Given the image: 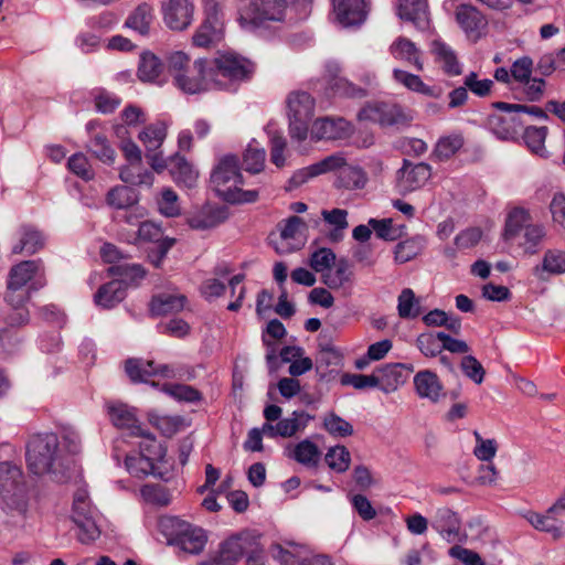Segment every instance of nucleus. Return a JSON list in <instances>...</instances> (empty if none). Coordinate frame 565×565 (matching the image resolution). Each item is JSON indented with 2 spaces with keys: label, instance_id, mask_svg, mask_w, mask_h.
Here are the masks:
<instances>
[{
  "label": "nucleus",
  "instance_id": "obj_1",
  "mask_svg": "<svg viewBox=\"0 0 565 565\" xmlns=\"http://www.w3.org/2000/svg\"><path fill=\"white\" fill-rule=\"evenodd\" d=\"M58 445V437L53 433L33 435L26 444L29 470L38 476L49 473L56 481H64L68 465L62 457Z\"/></svg>",
  "mask_w": 565,
  "mask_h": 565
},
{
  "label": "nucleus",
  "instance_id": "obj_2",
  "mask_svg": "<svg viewBox=\"0 0 565 565\" xmlns=\"http://www.w3.org/2000/svg\"><path fill=\"white\" fill-rule=\"evenodd\" d=\"M210 182L216 194L228 203H248L256 201V190H242L243 175L239 160L234 154L222 157L212 170Z\"/></svg>",
  "mask_w": 565,
  "mask_h": 565
},
{
  "label": "nucleus",
  "instance_id": "obj_3",
  "mask_svg": "<svg viewBox=\"0 0 565 565\" xmlns=\"http://www.w3.org/2000/svg\"><path fill=\"white\" fill-rule=\"evenodd\" d=\"M0 501L4 510L26 518L30 502L24 475L10 461L0 462Z\"/></svg>",
  "mask_w": 565,
  "mask_h": 565
},
{
  "label": "nucleus",
  "instance_id": "obj_4",
  "mask_svg": "<svg viewBox=\"0 0 565 565\" xmlns=\"http://www.w3.org/2000/svg\"><path fill=\"white\" fill-rule=\"evenodd\" d=\"M184 94H201L216 88H225L226 84L214 77V68L210 67L204 58H198L184 74H180L173 82Z\"/></svg>",
  "mask_w": 565,
  "mask_h": 565
},
{
  "label": "nucleus",
  "instance_id": "obj_5",
  "mask_svg": "<svg viewBox=\"0 0 565 565\" xmlns=\"http://www.w3.org/2000/svg\"><path fill=\"white\" fill-rule=\"evenodd\" d=\"M209 65L214 68V77L226 84L224 89L248 81L255 72L250 60L232 52L220 54Z\"/></svg>",
  "mask_w": 565,
  "mask_h": 565
},
{
  "label": "nucleus",
  "instance_id": "obj_6",
  "mask_svg": "<svg viewBox=\"0 0 565 565\" xmlns=\"http://www.w3.org/2000/svg\"><path fill=\"white\" fill-rule=\"evenodd\" d=\"M289 135L299 142L308 137L309 124L315 111V99L306 92H295L288 96Z\"/></svg>",
  "mask_w": 565,
  "mask_h": 565
},
{
  "label": "nucleus",
  "instance_id": "obj_7",
  "mask_svg": "<svg viewBox=\"0 0 565 565\" xmlns=\"http://www.w3.org/2000/svg\"><path fill=\"white\" fill-rule=\"evenodd\" d=\"M71 518L78 529L77 537L81 543L89 544L100 536L98 513L90 505L85 490L75 493Z\"/></svg>",
  "mask_w": 565,
  "mask_h": 565
},
{
  "label": "nucleus",
  "instance_id": "obj_8",
  "mask_svg": "<svg viewBox=\"0 0 565 565\" xmlns=\"http://www.w3.org/2000/svg\"><path fill=\"white\" fill-rule=\"evenodd\" d=\"M162 525L171 529L169 543L178 546L185 553L200 554L207 541L203 529L192 525L178 518L162 520Z\"/></svg>",
  "mask_w": 565,
  "mask_h": 565
},
{
  "label": "nucleus",
  "instance_id": "obj_9",
  "mask_svg": "<svg viewBox=\"0 0 565 565\" xmlns=\"http://www.w3.org/2000/svg\"><path fill=\"white\" fill-rule=\"evenodd\" d=\"M44 266L42 259L23 260L13 266L9 274L8 291L6 300L13 303L15 298L18 303H24L29 297L25 288L26 284L35 276H43Z\"/></svg>",
  "mask_w": 565,
  "mask_h": 565
},
{
  "label": "nucleus",
  "instance_id": "obj_10",
  "mask_svg": "<svg viewBox=\"0 0 565 565\" xmlns=\"http://www.w3.org/2000/svg\"><path fill=\"white\" fill-rule=\"evenodd\" d=\"M504 102H495L492 106L498 113L491 114L487 118L489 130L498 138L503 140L514 139L523 128V121L516 111V108H505L500 106Z\"/></svg>",
  "mask_w": 565,
  "mask_h": 565
},
{
  "label": "nucleus",
  "instance_id": "obj_11",
  "mask_svg": "<svg viewBox=\"0 0 565 565\" xmlns=\"http://www.w3.org/2000/svg\"><path fill=\"white\" fill-rule=\"evenodd\" d=\"M358 118L361 121H371L382 127L406 124L411 119L404 114L401 106L384 102L367 103L360 109Z\"/></svg>",
  "mask_w": 565,
  "mask_h": 565
},
{
  "label": "nucleus",
  "instance_id": "obj_12",
  "mask_svg": "<svg viewBox=\"0 0 565 565\" xmlns=\"http://www.w3.org/2000/svg\"><path fill=\"white\" fill-rule=\"evenodd\" d=\"M138 137L146 148V158L151 168L157 172L167 169V160L159 151L167 137L166 124L161 121L151 124L145 127Z\"/></svg>",
  "mask_w": 565,
  "mask_h": 565
},
{
  "label": "nucleus",
  "instance_id": "obj_13",
  "mask_svg": "<svg viewBox=\"0 0 565 565\" xmlns=\"http://www.w3.org/2000/svg\"><path fill=\"white\" fill-rule=\"evenodd\" d=\"M161 12L164 24L173 31L188 29L194 15L193 0H163Z\"/></svg>",
  "mask_w": 565,
  "mask_h": 565
},
{
  "label": "nucleus",
  "instance_id": "obj_14",
  "mask_svg": "<svg viewBox=\"0 0 565 565\" xmlns=\"http://www.w3.org/2000/svg\"><path fill=\"white\" fill-rule=\"evenodd\" d=\"M337 21L344 28L361 25L367 14L364 0H332Z\"/></svg>",
  "mask_w": 565,
  "mask_h": 565
},
{
  "label": "nucleus",
  "instance_id": "obj_15",
  "mask_svg": "<svg viewBox=\"0 0 565 565\" xmlns=\"http://www.w3.org/2000/svg\"><path fill=\"white\" fill-rule=\"evenodd\" d=\"M305 222L299 216H290L286 220L277 241H271L278 254H289L301 247V228Z\"/></svg>",
  "mask_w": 565,
  "mask_h": 565
},
{
  "label": "nucleus",
  "instance_id": "obj_16",
  "mask_svg": "<svg viewBox=\"0 0 565 565\" xmlns=\"http://www.w3.org/2000/svg\"><path fill=\"white\" fill-rule=\"evenodd\" d=\"M398 184L405 192H412L423 186L431 175L430 166L425 162L412 163L404 160L403 167L398 170Z\"/></svg>",
  "mask_w": 565,
  "mask_h": 565
},
{
  "label": "nucleus",
  "instance_id": "obj_17",
  "mask_svg": "<svg viewBox=\"0 0 565 565\" xmlns=\"http://www.w3.org/2000/svg\"><path fill=\"white\" fill-rule=\"evenodd\" d=\"M353 131L352 125L344 118H319L311 128V137L321 139H342L349 137Z\"/></svg>",
  "mask_w": 565,
  "mask_h": 565
},
{
  "label": "nucleus",
  "instance_id": "obj_18",
  "mask_svg": "<svg viewBox=\"0 0 565 565\" xmlns=\"http://www.w3.org/2000/svg\"><path fill=\"white\" fill-rule=\"evenodd\" d=\"M456 21L466 33L467 38L477 41L488 22L483 14L470 4H460L456 10Z\"/></svg>",
  "mask_w": 565,
  "mask_h": 565
},
{
  "label": "nucleus",
  "instance_id": "obj_19",
  "mask_svg": "<svg viewBox=\"0 0 565 565\" xmlns=\"http://www.w3.org/2000/svg\"><path fill=\"white\" fill-rule=\"evenodd\" d=\"M18 241L12 246L13 254L33 255L45 245V237L41 231L33 225L23 224L19 227Z\"/></svg>",
  "mask_w": 565,
  "mask_h": 565
},
{
  "label": "nucleus",
  "instance_id": "obj_20",
  "mask_svg": "<svg viewBox=\"0 0 565 565\" xmlns=\"http://www.w3.org/2000/svg\"><path fill=\"white\" fill-rule=\"evenodd\" d=\"M397 14L419 30H426L429 25L427 0H398Z\"/></svg>",
  "mask_w": 565,
  "mask_h": 565
},
{
  "label": "nucleus",
  "instance_id": "obj_21",
  "mask_svg": "<svg viewBox=\"0 0 565 565\" xmlns=\"http://www.w3.org/2000/svg\"><path fill=\"white\" fill-rule=\"evenodd\" d=\"M430 525L447 541H452L459 534L461 520L457 512L447 507H443L435 511Z\"/></svg>",
  "mask_w": 565,
  "mask_h": 565
},
{
  "label": "nucleus",
  "instance_id": "obj_22",
  "mask_svg": "<svg viewBox=\"0 0 565 565\" xmlns=\"http://www.w3.org/2000/svg\"><path fill=\"white\" fill-rule=\"evenodd\" d=\"M110 422L119 429H126L129 435L142 434V424L135 414V409L126 404L116 403L108 406Z\"/></svg>",
  "mask_w": 565,
  "mask_h": 565
},
{
  "label": "nucleus",
  "instance_id": "obj_23",
  "mask_svg": "<svg viewBox=\"0 0 565 565\" xmlns=\"http://www.w3.org/2000/svg\"><path fill=\"white\" fill-rule=\"evenodd\" d=\"M255 544L248 534H238L223 542L217 555L225 565H233Z\"/></svg>",
  "mask_w": 565,
  "mask_h": 565
},
{
  "label": "nucleus",
  "instance_id": "obj_24",
  "mask_svg": "<svg viewBox=\"0 0 565 565\" xmlns=\"http://www.w3.org/2000/svg\"><path fill=\"white\" fill-rule=\"evenodd\" d=\"M227 217L226 206L207 204L189 218V225L194 230H210L225 222Z\"/></svg>",
  "mask_w": 565,
  "mask_h": 565
},
{
  "label": "nucleus",
  "instance_id": "obj_25",
  "mask_svg": "<svg viewBox=\"0 0 565 565\" xmlns=\"http://www.w3.org/2000/svg\"><path fill=\"white\" fill-rule=\"evenodd\" d=\"M224 35L222 18L206 17L193 35V44L210 47L222 41Z\"/></svg>",
  "mask_w": 565,
  "mask_h": 565
},
{
  "label": "nucleus",
  "instance_id": "obj_26",
  "mask_svg": "<svg viewBox=\"0 0 565 565\" xmlns=\"http://www.w3.org/2000/svg\"><path fill=\"white\" fill-rule=\"evenodd\" d=\"M565 273V252L561 249H547L542 263L532 269L533 276L540 281L548 280L551 275Z\"/></svg>",
  "mask_w": 565,
  "mask_h": 565
},
{
  "label": "nucleus",
  "instance_id": "obj_27",
  "mask_svg": "<svg viewBox=\"0 0 565 565\" xmlns=\"http://www.w3.org/2000/svg\"><path fill=\"white\" fill-rule=\"evenodd\" d=\"M154 20L153 8L147 2L138 4L125 20L124 26L140 36H148Z\"/></svg>",
  "mask_w": 565,
  "mask_h": 565
},
{
  "label": "nucleus",
  "instance_id": "obj_28",
  "mask_svg": "<svg viewBox=\"0 0 565 565\" xmlns=\"http://www.w3.org/2000/svg\"><path fill=\"white\" fill-rule=\"evenodd\" d=\"M405 369L406 364L403 363L386 364L376 369V377L380 380L377 387L386 394L396 391L406 382Z\"/></svg>",
  "mask_w": 565,
  "mask_h": 565
},
{
  "label": "nucleus",
  "instance_id": "obj_29",
  "mask_svg": "<svg viewBox=\"0 0 565 565\" xmlns=\"http://www.w3.org/2000/svg\"><path fill=\"white\" fill-rule=\"evenodd\" d=\"M270 552L281 565H308L310 558V551L306 546L294 543H288L287 547L281 544H273Z\"/></svg>",
  "mask_w": 565,
  "mask_h": 565
},
{
  "label": "nucleus",
  "instance_id": "obj_30",
  "mask_svg": "<svg viewBox=\"0 0 565 565\" xmlns=\"http://www.w3.org/2000/svg\"><path fill=\"white\" fill-rule=\"evenodd\" d=\"M166 160L167 168L170 170V173L177 183L183 184L186 188H193L195 185L199 173L184 157L175 153Z\"/></svg>",
  "mask_w": 565,
  "mask_h": 565
},
{
  "label": "nucleus",
  "instance_id": "obj_31",
  "mask_svg": "<svg viewBox=\"0 0 565 565\" xmlns=\"http://www.w3.org/2000/svg\"><path fill=\"white\" fill-rule=\"evenodd\" d=\"M416 393L422 398H428L436 403L443 395V385L436 373L424 370L414 376Z\"/></svg>",
  "mask_w": 565,
  "mask_h": 565
},
{
  "label": "nucleus",
  "instance_id": "obj_32",
  "mask_svg": "<svg viewBox=\"0 0 565 565\" xmlns=\"http://www.w3.org/2000/svg\"><path fill=\"white\" fill-rule=\"evenodd\" d=\"M287 2L284 0H253V20L255 23L281 21Z\"/></svg>",
  "mask_w": 565,
  "mask_h": 565
},
{
  "label": "nucleus",
  "instance_id": "obj_33",
  "mask_svg": "<svg viewBox=\"0 0 565 565\" xmlns=\"http://www.w3.org/2000/svg\"><path fill=\"white\" fill-rule=\"evenodd\" d=\"M354 273L352 265L347 258H340L332 267L321 275L322 282L330 289H340L353 281Z\"/></svg>",
  "mask_w": 565,
  "mask_h": 565
},
{
  "label": "nucleus",
  "instance_id": "obj_34",
  "mask_svg": "<svg viewBox=\"0 0 565 565\" xmlns=\"http://www.w3.org/2000/svg\"><path fill=\"white\" fill-rule=\"evenodd\" d=\"M127 295L121 280H111L102 285L94 296L95 303L105 309H110L121 302Z\"/></svg>",
  "mask_w": 565,
  "mask_h": 565
},
{
  "label": "nucleus",
  "instance_id": "obj_35",
  "mask_svg": "<svg viewBox=\"0 0 565 565\" xmlns=\"http://www.w3.org/2000/svg\"><path fill=\"white\" fill-rule=\"evenodd\" d=\"M107 273L111 277H117L114 280H121L125 285V289L129 286H138L139 282L146 277V269L134 263L125 260L122 264H116L107 269Z\"/></svg>",
  "mask_w": 565,
  "mask_h": 565
},
{
  "label": "nucleus",
  "instance_id": "obj_36",
  "mask_svg": "<svg viewBox=\"0 0 565 565\" xmlns=\"http://www.w3.org/2000/svg\"><path fill=\"white\" fill-rule=\"evenodd\" d=\"M335 170L338 171L334 182L337 188L347 190L362 189L366 183V177L361 168L350 166L342 157V163Z\"/></svg>",
  "mask_w": 565,
  "mask_h": 565
},
{
  "label": "nucleus",
  "instance_id": "obj_37",
  "mask_svg": "<svg viewBox=\"0 0 565 565\" xmlns=\"http://www.w3.org/2000/svg\"><path fill=\"white\" fill-rule=\"evenodd\" d=\"M186 302V297L180 294L162 292L154 296L150 303L153 316H164L181 311Z\"/></svg>",
  "mask_w": 565,
  "mask_h": 565
},
{
  "label": "nucleus",
  "instance_id": "obj_38",
  "mask_svg": "<svg viewBox=\"0 0 565 565\" xmlns=\"http://www.w3.org/2000/svg\"><path fill=\"white\" fill-rule=\"evenodd\" d=\"M321 216L327 225L331 227L328 239L338 243L343 238L344 231L349 227L348 211L343 209L322 210Z\"/></svg>",
  "mask_w": 565,
  "mask_h": 565
},
{
  "label": "nucleus",
  "instance_id": "obj_39",
  "mask_svg": "<svg viewBox=\"0 0 565 565\" xmlns=\"http://www.w3.org/2000/svg\"><path fill=\"white\" fill-rule=\"evenodd\" d=\"M431 52L435 54L438 63L441 64L444 72L450 76H457L462 73V68L458 62L454 50L440 40L431 43Z\"/></svg>",
  "mask_w": 565,
  "mask_h": 565
},
{
  "label": "nucleus",
  "instance_id": "obj_40",
  "mask_svg": "<svg viewBox=\"0 0 565 565\" xmlns=\"http://www.w3.org/2000/svg\"><path fill=\"white\" fill-rule=\"evenodd\" d=\"M530 224H532V218L527 210L523 207L512 209L505 220L504 241H514Z\"/></svg>",
  "mask_w": 565,
  "mask_h": 565
},
{
  "label": "nucleus",
  "instance_id": "obj_41",
  "mask_svg": "<svg viewBox=\"0 0 565 565\" xmlns=\"http://www.w3.org/2000/svg\"><path fill=\"white\" fill-rule=\"evenodd\" d=\"M119 177L122 182L131 185L151 186L153 173L143 168L141 162H131L120 169Z\"/></svg>",
  "mask_w": 565,
  "mask_h": 565
},
{
  "label": "nucleus",
  "instance_id": "obj_42",
  "mask_svg": "<svg viewBox=\"0 0 565 565\" xmlns=\"http://www.w3.org/2000/svg\"><path fill=\"white\" fill-rule=\"evenodd\" d=\"M552 513L540 514L529 511L524 518L539 531L550 533L554 539H559L565 535L563 523L557 522L551 516Z\"/></svg>",
  "mask_w": 565,
  "mask_h": 565
},
{
  "label": "nucleus",
  "instance_id": "obj_43",
  "mask_svg": "<svg viewBox=\"0 0 565 565\" xmlns=\"http://www.w3.org/2000/svg\"><path fill=\"white\" fill-rule=\"evenodd\" d=\"M138 201V193L127 185H117L107 193V203L118 210L134 207Z\"/></svg>",
  "mask_w": 565,
  "mask_h": 565
},
{
  "label": "nucleus",
  "instance_id": "obj_44",
  "mask_svg": "<svg viewBox=\"0 0 565 565\" xmlns=\"http://www.w3.org/2000/svg\"><path fill=\"white\" fill-rule=\"evenodd\" d=\"M154 458L145 454L128 455L125 459L127 471L136 478H145L149 475H156Z\"/></svg>",
  "mask_w": 565,
  "mask_h": 565
},
{
  "label": "nucleus",
  "instance_id": "obj_45",
  "mask_svg": "<svg viewBox=\"0 0 565 565\" xmlns=\"http://www.w3.org/2000/svg\"><path fill=\"white\" fill-rule=\"evenodd\" d=\"M87 150L98 160L106 164H113L116 159V151L110 146L107 137L103 134H95L87 143Z\"/></svg>",
  "mask_w": 565,
  "mask_h": 565
},
{
  "label": "nucleus",
  "instance_id": "obj_46",
  "mask_svg": "<svg viewBox=\"0 0 565 565\" xmlns=\"http://www.w3.org/2000/svg\"><path fill=\"white\" fill-rule=\"evenodd\" d=\"M391 53L395 58L405 60L414 64L418 71L423 70V64L418 57V50L411 40L403 36L398 38L391 45Z\"/></svg>",
  "mask_w": 565,
  "mask_h": 565
},
{
  "label": "nucleus",
  "instance_id": "obj_47",
  "mask_svg": "<svg viewBox=\"0 0 565 565\" xmlns=\"http://www.w3.org/2000/svg\"><path fill=\"white\" fill-rule=\"evenodd\" d=\"M321 452L316 444L305 439L298 443L294 448L292 458L309 468H315L320 461Z\"/></svg>",
  "mask_w": 565,
  "mask_h": 565
},
{
  "label": "nucleus",
  "instance_id": "obj_48",
  "mask_svg": "<svg viewBox=\"0 0 565 565\" xmlns=\"http://www.w3.org/2000/svg\"><path fill=\"white\" fill-rule=\"evenodd\" d=\"M397 312L402 319H415L422 313L420 300L411 288L401 291L397 299Z\"/></svg>",
  "mask_w": 565,
  "mask_h": 565
},
{
  "label": "nucleus",
  "instance_id": "obj_49",
  "mask_svg": "<svg viewBox=\"0 0 565 565\" xmlns=\"http://www.w3.org/2000/svg\"><path fill=\"white\" fill-rule=\"evenodd\" d=\"M547 127H526L523 139L527 148L535 154L546 158L547 150L545 148V139L547 136Z\"/></svg>",
  "mask_w": 565,
  "mask_h": 565
},
{
  "label": "nucleus",
  "instance_id": "obj_50",
  "mask_svg": "<svg viewBox=\"0 0 565 565\" xmlns=\"http://www.w3.org/2000/svg\"><path fill=\"white\" fill-rule=\"evenodd\" d=\"M125 370L134 383H147L148 379L154 375L153 361L142 359H128L125 363Z\"/></svg>",
  "mask_w": 565,
  "mask_h": 565
},
{
  "label": "nucleus",
  "instance_id": "obj_51",
  "mask_svg": "<svg viewBox=\"0 0 565 565\" xmlns=\"http://www.w3.org/2000/svg\"><path fill=\"white\" fill-rule=\"evenodd\" d=\"M310 416L305 412H294L291 417L280 419L276 424V428L278 429V436L288 438L296 435L297 431L303 429Z\"/></svg>",
  "mask_w": 565,
  "mask_h": 565
},
{
  "label": "nucleus",
  "instance_id": "obj_52",
  "mask_svg": "<svg viewBox=\"0 0 565 565\" xmlns=\"http://www.w3.org/2000/svg\"><path fill=\"white\" fill-rule=\"evenodd\" d=\"M463 146V136L459 132L441 137L435 146L434 156L448 160Z\"/></svg>",
  "mask_w": 565,
  "mask_h": 565
},
{
  "label": "nucleus",
  "instance_id": "obj_53",
  "mask_svg": "<svg viewBox=\"0 0 565 565\" xmlns=\"http://www.w3.org/2000/svg\"><path fill=\"white\" fill-rule=\"evenodd\" d=\"M324 460L331 470L342 473L350 467L351 455L345 446L338 445L328 450Z\"/></svg>",
  "mask_w": 565,
  "mask_h": 565
},
{
  "label": "nucleus",
  "instance_id": "obj_54",
  "mask_svg": "<svg viewBox=\"0 0 565 565\" xmlns=\"http://www.w3.org/2000/svg\"><path fill=\"white\" fill-rule=\"evenodd\" d=\"M161 61L152 53H143L140 57L138 76L143 82H152L162 73Z\"/></svg>",
  "mask_w": 565,
  "mask_h": 565
},
{
  "label": "nucleus",
  "instance_id": "obj_55",
  "mask_svg": "<svg viewBox=\"0 0 565 565\" xmlns=\"http://www.w3.org/2000/svg\"><path fill=\"white\" fill-rule=\"evenodd\" d=\"M424 248V239L419 236L403 241L395 246L396 263L404 264L415 258Z\"/></svg>",
  "mask_w": 565,
  "mask_h": 565
},
{
  "label": "nucleus",
  "instance_id": "obj_56",
  "mask_svg": "<svg viewBox=\"0 0 565 565\" xmlns=\"http://www.w3.org/2000/svg\"><path fill=\"white\" fill-rule=\"evenodd\" d=\"M140 493L146 502L157 507H167L172 500L170 491L161 484H145Z\"/></svg>",
  "mask_w": 565,
  "mask_h": 565
},
{
  "label": "nucleus",
  "instance_id": "obj_57",
  "mask_svg": "<svg viewBox=\"0 0 565 565\" xmlns=\"http://www.w3.org/2000/svg\"><path fill=\"white\" fill-rule=\"evenodd\" d=\"M523 241L520 242V246L523 247L524 252L527 254L537 253L539 245L545 237V228L541 224H530L523 231Z\"/></svg>",
  "mask_w": 565,
  "mask_h": 565
},
{
  "label": "nucleus",
  "instance_id": "obj_58",
  "mask_svg": "<svg viewBox=\"0 0 565 565\" xmlns=\"http://www.w3.org/2000/svg\"><path fill=\"white\" fill-rule=\"evenodd\" d=\"M162 391L180 402H199L202 399V394L194 387L185 384H164Z\"/></svg>",
  "mask_w": 565,
  "mask_h": 565
},
{
  "label": "nucleus",
  "instance_id": "obj_59",
  "mask_svg": "<svg viewBox=\"0 0 565 565\" xmlns=\"http://www.w3.org/2000/svg\"><path fill=\"white\" fill-rule=\"evenodd\" d=\"M265 159V150L254 142L249 143L243 157L245 170L250 173H259L264 168Z\"/></svg>",
  "mask_w": 565,
  "mask_h": 565
},
{
  "label": "nucleus",
  "instance_id": "obj_60",
  "mask_svg": "<svg viewBox=\"0 0 565 565\" xmlns=\"http://www.w3.org/2000/svg\"><path fill=\"white\" fill-rule=\"evenodd\" d=\"M394 78L406 86L408 89L427 95L435 96L434 89L427 86L419 76L402 70H394Z\"/></svg>",
  "mask_w": 565,
  "mask_h": 565
},
{
  "label": "nucleus",
  "instance_id": "obj_61",
  "mask_svg": "<svg viewBox=\"0 0 565 565\" xmlns=\"http://www.w3.org/2000/svg\"><path fill=\"white\" fill-rule=\"evenodd\" d=\"M337 256L333 250L327 247H321L311 254L309 265L316 273H321L323 275L334 265Z\"/></svg>",
  "mask_w": 565,
  "mask_h": 565
},
{
  "label": "nucleus",
  "instance_id": "obj_62",
  "mask_svg": "<svg viewBox=\"0 0 565 565\" xmlns=\"http://www.w3.org/2000/svg\"><path fill=\"white\" fill-rule=\"evenodd\" d=\"M323 427L330 435L335 437H348L353 434V426L334 413H330L324 417Z\"/></svg>",
  "mask_w": 565,
  "mask_h": 565
},
{
  "label": "nucleus",
  "instance_id": "obj_63",
  "mask_svg": "<svg viewBox=\"0 0 565 565\" xmlns=\"http://www.w3.org/2000/svg\"><path fill=\"white\" fill-rule=\"evenodd\" d=\"M132 436L141 437L142 441L139 445L140 451L149 457L162 459L166 455V449L159 444L153 434L149 433L142 427V434H134Z\"/></svg>",
  "mask_w": 565,
  "mask_h": 565
},
{
  "label": "nucleus",
  "instance_id": "obj_64",
  "mask_svg": "<svg viewBox=\"0 0 565 565\" xmlns=\"http://www.w3.org/2000/svg\"><path fill=\"white\" fill-rule=\"evenodd\" d=\"M460 367L462 373L476 384L483 382L486 371L473 355H465L461 360Z\"/></svg>",
  "mask_w": 565,
  "mask_h": 565
}]
</instances>
